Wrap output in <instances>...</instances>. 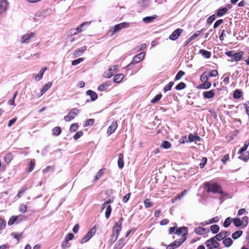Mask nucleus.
I'll return each instance as SVG.
<instances>
[{"label": "nucleus", "mask_w": 249, "mask_h": 249, "mask_svg": "<svg viewBox=\"0 0 249 249\" xmlns=\"http://www.w3.org/2000/svg\"><path fill=\"white\" fill-rule=\"evenodd\" d=\"M78 125L76 123L72 124L70 126V130L71 132H75L78 129Z\"/></svg>", "instance_id": "nucleus-60"}, {"label": "nucleus", "mask_w": 249, "mask_h": 249, "mask_svg": "<svg viewBox=\"0 0 249 249\" xmlns=\"http://www.w3.org/2000/svg\"><path fill=\"white\" fill-rule=\"evenodd\" d=\"M87 49L86 46H83L81 48L75 50L73 54L75 56H80L81 54L83 53Z\"/></svg>", "instance_id": "nucleus-24"}, {"label": "nucleus", "mask_w": 249, "mask_h": 249, "mask_svg": "<svg viewBox=\"0 0 249 249\" xmlns=\"http://www.w3.org/2000/svg\"><path fill=\"white\" fill-rule=\"evenodd\" d=\"M162 97V95L161 94H159L157 95L153 99L151 100V102L152 103H156L158 102Z\"/></svg>", "instance_id": "nucleus-54"}, {"label": "nucleus", "mask_w": 249, "mask_h": 249, "mask_svg": "<svg viewBox=\"0 0 249 249\" xmlns=\"http://www.w3.org/2000/svg\"><path fill=\"white\" fill-rule=\"evenodd\" d=\"M187 228L185 227H181L177 229L176 231V234L178 235H182V238H185L186 239V235L187 234Z\"/></svg>", "instance_id": "nucleus-12"}, {"label": "nucleus", "mask_w": 249, "mask_h": 249, "mask_svg": "<svg viewBox=\"0 0 249 249\" xmlns=\"http://www.w3.org/2000/svg\"><path fill=\"white\" fill-rule=\"evenodd\" d=\"M229 75L230 73H224L223 75V82L225 83V84H228L229 83Z\"/></svg>", "instance_id": "nucleus-51"}, {"label": "nucleus", "mask_w": 249, "mask_h": 249, "mask_svg": "<svg viewBox=\"0 0 249 249\" xmlns=\"http://www.w3.org/2000/svg\"><path fill=\"white\" fill-rule=\"evenodd\" d=\"M200 80L202 83L208 81V77L206 72L203 73L201 75Z\"/></svg>", "instance_id": "nucleus-52"}, {"label": "nucleus", "mask_w": 249, "mask_h": 249, "mask_svg": "<svg viewBox=\"0 0 249 249\" xmlns=\"http://www.w3.org/2000/svg\"><path fill=\"white\" fill-rule=\"evenodd\" d=\"M118 165L120 169H122L124 166V155L123 154H120L119 155V158L118 160Z\"/></svg>", "instance_id": "nucleus-28"}, {"label": "nucleus", "mask_w": 249, "mask_h": 249, "mask_svg": "<svg viewBox=\"0 0 249 249\" xmlns=\"http://www.w3.org/2000/svg\"><path fill=\"white\" fill-rule=\"evenodd\" d=\"M61 132V130L59 127H55L53 129V134L54 136H58Z\"/></svg>", "instance_id": "nucleus-44"}, {"label": "nucleus", "mask_w": 249, "mask_h": 249, "mask_svg": "<svg viewBox=\"0 0 249 249\" xmlns=\"http://www.w3.org/2000/svg\"><path fill=\"white\" fill-rule=\"evenodd\" d=\"M35 34L33 32H30L23 35L21 37V42L22 43H28L31 38L34 37Z\"/></svg>", "instance_id": "nucleus-11"}, {"label": "nucleus", "mask_w": 249, "mask_h": 249, "mask_svg": "<svg viewBox=\"0 0 249 249\" xmlns=\"http://www.w3.org/2000/svg\"><path fill=\"white\" fill-rule=\"evenodd\" d=\"M228 11V9L226 7L219 8L217 10L216 16L218 17H221L225 14Z\"/></svg>", "instance_id": "nucleus-29"}, {"label": "nucleus", "mask_w": 249, "mask_h": 249, "mask_svg": "<svg viewBox=\"0 0 249 249\" xmlns=\"http://www.w3.org/2000/svg\"><path fill=\"white\" fill-rule=\"evenodd\" d=\"M157 18V16L154 15L153 16L146 17L142 19V21L146 23H149L151 22L154 19Z\"/></svg>", "instance_id": "nucleus-33"}, {"label": "nucleus", "mask_w": 249, "mask_h": 249, "mask_svg": "<svg viewBox=\"0 0 249 249\" xmlns=\"http://www.w3.org/2000/svg\"><path fill=\"white\" fill-rule=\"evenodd\" d=\"M217 239L215 238V236L206 242V245L210 248H217L219 244L217 242Z\"/></svg>", "instance_id": "nucleus-8"}, {"label": "nucleus", "mask_w": 249, "mask_h": 249, "mask_svg": "<svg viewBox=\"0 0 249 249\" xmlns=\"http://www.w3.org/2000/svg\"><path fill=\"white\" fill-rule=\"evenodd\" d=\"M91 23V21L89 22H84L81 24L79 26H78L77 27H76L75 29H72L71 31V35H75L77 34L78 33L82 32L83 30H85V29H83L84 27L89 26Z\"/></svg>", "instance_id": "nucleus-5"}, {"label": "nucleus", "mask_w": 249, "mask_h": 249, "mask_svg": "<svg viewBox=\"0 0 249 249\" xmlns=\"http://www.w3.org/2000/svg\"><path fill=\"white\" fill-rule=\"evenodd\" d=\"M211 83L209 81L203 82L202 84L197 87L198 89H208L211 87Z\"/></svg>", "instance_id": "nucleus-25"}, {"label": "nucleus", "mask_w": 249, "mask_h": 249, "mask_svg": "<svg viewBox=\"0 0 249 249\" xmlns=\"http://www.w3.org/2000/svg\"><path fill=\"white\" fill-rule=\"evenodd\" d=\"M105 209H106L105 217L107 219H108L110 216L112 208L110 205H107Z\"/></svg>", "instance_id": "nucleus-35"}, {"label": "nucleus", "mask_w": 249, "mask_h": 249, "mask_svg": "<svg viewBox=\"0 0 249 249\" xmlns=\"http://www.w3.org/2000/svg\"><path fill=\"white\" fill-rule=\"evenodd\" d=\"M207 230L206 228L201 227H196L194 230V232L198 235H203L206 233Z\"/></svg>", "instance_id": "nucleus-22"}, {"label": "nucleus", "mask_w": 249, "mask_h": 249, "mask_svg": "<svg viewBox=\"0 0 249 249\" xmlns=\"http://www.w3.org/2000/svg\"><path fill=\"white\" fill-rule=\"evenodd\" d=\"M118 124L116 121H113L111 124L108 127L107 130V134L108 136L112 134L116 129Z\"/></svg>", "instance_id": "nucleus-15"}, {"label": "nucleus", "mask_w": 249, "mask_h": 249, "mask_svg": "<svg viewBox=\"0 0 249 249\" xmlns=\"http://www.w3.org/2000/svg\"><path fill=\"white\" fill-rule=\"evenodd\" d=\"M96 232V228L93 227L87 233L85 237L81 240V243H84L89 240L95 234Z\"/></svg>", "instance_id": "nucleus-9"}, {"label": "nucleus", "mask_w": 249, "mask_h": 249, "mask_svg": "<svg viewBox=\"0 0 249 249\" xmlns=\"http://www.w3.org/2000/svg\"><path fill=\"white\" fill-rule=\"evenodd\" d=\"M160 147L164 149H169L171 147V144L167 141H163L160 144Z\"/></svg>", "instance_id": "nucleus-37"}, {"label": "nucleus", "mask_w": 249, "mask_h": 249, "mask_svg": "<svg viewBox=\"0 0 249 249\" xmlns=\"http://www.w3.org/2000/svg\"><path fill=\"white\" fill-rule=\"evenodd\" d=\"M52 85V83L51 82H49L47 84H46L41 90V93L40 96L44 94L51 88Z\"/></svg>", "instance_id": "nucleus-27"}, {"label": "nucleus", "mask_w": 249, "mask_h": 249, "mask_svg": "<svg viewBox=\"0 0 249 249\" xmlns=\"http://www.w3.org/2000/svg\"><path fill=\"white\" fill-rule=\"evenodd\" d=\"M83 61H84L83 58H79L76 60H73L71 62V64L73 66H75V65H78V64L83 62Z\"/></svg>", "instance_id": "nucleus-58"}, {"label": "nucleus", "mask_w": 249, "mask_h": 249, "mask_svg": "<svg viewBox=\"0 0 249 249\" xmlns=\"http://www.w3.org/2000/svg\"><path fill=\"white\" fill-rule=\"evenodd\" d=\"M7 4V0H0V14L3 13L6 10Z\"/></svg>", "instance_id": "nucleus-17"}, {"label": "nucleus", "mask_w": 249, "mask_h": 249, "mask_svg": "<svg viewBox=\"0 0 249 249\" xmlns=\"http://www.w3.org/2000/svg\"><path fill=\"white\" fill-rule=\"evenodd\" d=\"M124 76L123 74H116L113 79V81L116 83H119L123 79Z\"/></svg>", "instance_id": "nucleus-31"}, {"label": "nucleus", "mask_w": 249, "mask_h": 249, "mask_svg": "<svg viewBox=\"0 0 249 249\" xmlns=\"http://www.w3.org/2000/svg\"><path fill=\"white\" fill-rule=\"evenodd\" d=\"M231 221H232V219H231L230 217H227L225 219V220L223 223L224 227H226V228L229 227L230 225H231Z\"/></svg>", "instance_id": "nucleus-48"}, {"label": "nucleus", "mask_w": 249, "mask_h": 249, "mask_svg": "<svg viewBox=\"0 0 249 249\" xmlns=\"http://www.w3.org/2000/svg\"><path fill=\"white\" fill-rule=\"evenodd\" d=\"M13 157L11 153H8L4 157V160L7 163H9L13 160Z\"/></svg>", "instance_id": "nucleus-41"}, {"label": "nucleus", "mask_w": 249, "mask_h": 249, "mask_svg": "<svg viewBox=\"0 0 249 249\" xmlns=\"http://www.w3.org/2000/svg\"><path fill=\"white\" fill-rule=\"evenodd\" d=\"M233 241L230 238L224 239L223 241V244L227 247H230L232 244Z\"/></svg>", "instance_id": "nucleus-34"}, {"label": "nucleus", "mask_w": 249, "mask_h": 249, "mask_svg": "<svg viewBox=\"0 0 249 249\" xmlns=\"http://www.w3.org/2000/svg\"><path fill=\"white\" fill-rule=\"evenodd\" d=\"M186 142H199L201 138L198 136H195L192 134H190L188 137H184Z\"/></svg>", "instance_id": "nucleus-13"}, {"label": "nucleus", "mask_w": 249, "mask_h": 249, "mask_svg": "<svg viewBox=\"0 0 249 249\" xmlns=\"http://www.w3.org/2000/svg\"><path fill=\"white\" fill-rule=\"evenodd\" d=\"M113 74V71H112V69L110 68L107 71H106L104 74V76L106 78H110L111 77V76Z\"/></svg>", "instance_id": "nucleus-47"}, {"label": "nucleus", "mask_w": 249, "mask_h": 249, "mask_svg": "<svg viewBox=\"0 0 249 249\" xmlns=\"http://www.w3.org/2000/svg\"><path fill=\"white\" fill-rule=\"evenodd\" d=\"M104 169H100L97 173L94 179L95 180H98L102 177V176L104 174Z\"/></svg>", "instance_id": "nucleus-53"}, {"label": "nucleus", "mask_w": 249, "mask_h": 249, "mask_svg": "<svg viewBox=\"0 0 249 249\" xmlns=\"http://www.w3.org/2000/svg\"><path fill=\"white\" fill-rule=\"evenodd\" d=\"M210 230L213 233L215 234L219 231V227L217 225H213L210 227Z\"/></svg>", "instance_id": "nucleus-39"}, {"label": "nucleus", "mask_w": 249, "mask_h": 249, "mask_svg": "<svg viewBox=\"0 0 249 249\" xmlns=\"http://www.w3.org/2000/svg\"><path fill=\"white\" fill-rule=\"evenodd\" d=\"M185 241V238L183 239H180L179 240H176L174 242L169 245L167 247L166 249H175L179 247L180 245H181Z\"/></svg>", "instance_id": "nucleus-10"}, {"label": "nucleus", "mask_w": 249, "mask_h": 249, "mask_svg": "<svg viewBox=\"0 0 249 249\" xmlns=\"http://www.w3.org/2000/svg\"><path fill=\"white\" fill-rule=\"evenodd\" d=\"M174 83L173 82H170L167 85H166L163 89L164 92H166L172 89V87L174 85Z\"/></svg>", "instance_id": "nucleus-40"}, {"label": "nucleus", "mask_w": 249, "mask_h": 249, "mask_svg": "<svg viewBox=\"0 0 249 249\" xmlns=\"http://www.w3.org/2000/svg\"><path fill=\"white\" fill-rule=\"evenodd\" d=\"M216 19V16L215 15H213L209 17V18L207 19V23L208 24H211L212 23V22L215 20Z\"/></svg>", "instance_id": "nucleus-57"}, {"label": "nucleus", "mask_w": 249, "mask_h": 249, "mask_svg": "<svg viewBox=\"0 0 249 249\" xmlns=\"http://www.w3.org/2000/svg\"><path fill=\"white\" fill-rule=\"evenodd\" d=\"M46 16V13L45 11H37L36 14L34 15L33 20L36 23H39L43 20Z\"/></svg>", "instance_id": "nucleus-4"}, {"label": "nucleus", "mask_w": 249, "mask_h": 249, "mask_svg": "<svg viewBox=\"0 0 249 249\" xmlns=\"http://www.w3.org/2000/svg\"><path fill=\"white\" fill-rule=\"evenodd\" d=\"M249 145V140H248L245 142L244 146L240 149V150L239 151V153H242L243 152H244L247 150Z\"/></svg>", "instance_id": "nucleus-49"}, {"label": "nucleus", "mask_w": 249, "mask_h": 249, "mask_svg": "<svg viewBox=\"0 0 249 249\" xmlns=\"http://www.w3.org/2000/svg\"><path fill=\"white\" fill-rule=\"evenodd\" d=\"M47 70V67H43L39 71V73L36 75L35 77V79L36 81H38L41 80L43 76L44 73L45 71Z\"/></svg>", "instance_id": "nucleus-20"}, {"label": "nucleus", "mask_w": 249, "mask_h": 249, "mask_svg": "<svg viewBox=\"0 0 249 249\" xmlns=\"http://www.w3.org/2000/svg\"><path fill=\"white\" fill-rule=\"evenodd\" d=\"M230 233V232L228 231H221L215 236V238L217 239L218 241H220L222 239L224 240V239H225V237L228 236Z\"/></svg>", "instance_id": "nucleus-16"}, {"label": "nucleus", "mask_w": 249, "mask_h": 249, "mask_svg": "<svg viewBox=\"0 0 249 249\" xmlns=\"http://www.w3.org/2000/svg\"><path fill=\"white\" fill-rule=\"evenodd\" d=\"M244 52L243 51H240L238 53H234L232 60L235 61H239L241 60L244 55Z\"/></svg>", "instance_id": "nucleus-19"}, {"label": "nucleus", "mask_w": 249, "mask_h": 249, "mask_svg": "<svg viewBox=\"0 0 249 249\" xmlns=\"http://www.w3.org/2000/svg\"><path fill=\"white\" fill-rule=\"evenodd\" d=\"M143 203L146 208L151 207L153 205L152 203L151 202L150 200L148 198L144 200Z\"/></svg>", "instance_id": "nucleus-46"}, {"label": "nucleus", "mask_w": 249, "mask_h": 249, "mask_svg": "<svg viewBox=\"0 0 249 249\" xmlns=\"http://www.w3.org/2000/svg\"><path fill=\"white\" fill-rule=\"evenodd\" d=\"M86 94L90 96L91 100L93 101L96 100L97 99L98 95L97 93L91 90H87Z\"/></svg>", "instance_id": "nucleus-23"}, {"label": "nucleus", "mask_w": 249, "mask_h": 249, "mask_svg": "<svg viewBox=\"0 0 249 249\" xmlns=\"http://www.w3.org/2000/svg\"><path fill=\"white\" fill-rule=\"evenodd\" d=\"M240 155L239 156V158L241 160H242L244 161H247L249 159V152H243L242 153H240Z\"/></svg>", "instance_id": "nucleus-32"}, {"label": "nucleus", "mask_w": 249, "mask_h": 249, "mask_svg": "<svg viewBox=\"0 0 249 249\" xmlns=\"http://www.w3.org/2000/svg\"><path fill=\"white\" fill-rule=\"evenodd\" d=\"M205 186L208 192L219 193L222 197L226 196V194L222 191L221 186L216 182H207Z\"/></svg>", "instance_id": "nucleus-1"}, {"label": "nucleus", "mask_w": 249, "mask_h": 249, "mask_svg": "<svg viewBox=\"0 0 249 249\" xmlns=\"http://www.w3.org/2000/svg\"><path fill=\"white\" fill-rule=\"evenodd\" d=\"M186 190L183 191L180 194H178L175 197V200L180 199L186 193Z\"/></svg>", "instance_id": "nucleus-63"}, {"label": "nucleus", "mask_w": 249, "mask_h": 249, "mask_svg": "<svg viewBox=\"0 0 249 249\" xmlns=\"http://www.w3.org/2000/svg\"><path fill=\"white\" fill-rule=\"evenodd\" d=\"M145 55V53L142 52L135 55L131 62L127 66L125 67L126 70H129L132 68V67L136 64L140 62L144 58Z\"/></svg>", "instance_id": "nucleus-2"}, {"label": "nucleus", "mask_w": 249, "mask_h": 249, "mask_svg": "<svg viewBox=\"0 0 249 249\" xmlns=\"http://www.w3.org/2000/svg\"><path fill=\"white\" fill-rule=\"evenodd\" d=\"M232 221L234 226L237 227H242L241 219L239 218H234L232 219Z\"/></svg>", "instance_id": "nucleus-36"}, {"label": "nucleus", "mask_w": 249, "mask_h": 249, "mask_svg": "<svg viewBox=\"0 0 249 249\" xmlns=\"http://www.w3.org/2000/svg\"><path fill=\"white\" fill-rule=\"evenodd\" d=\"M183 30L181 29H177L175 30L172 34L169 36V38L172 40H176L180 35Z\"/></svg>", "instance_id": "nucleus-14"}, {"label": "nucleus", "mask_w": 249, "mask_h": 249, "mask_svg": "<svg viewBox=\"0 0 249 249\" xmlns=\"http://www.w3.org/2000/svg\"><path fill=\"white\" fill-rule=\"evenodd\" d=\"M123 221V218L121 217L113 228V236H115V240H117L119 234L122 230V225Z\"/></svg>", "instance_id": "nucleus-3"}, {"label": "nucleus", "mask_w": 249, "mask_h": 249, "mask_svg": "<svg viewBox=\"0 0 249 249\" xmlns=\"http://www.w3.org/2000/svg\"><path fill=\"white\" fill-rule=\"evenodd\" d=\"M27 210V207L24 204H21L19 206V211L23 213H25L26 212Z\"/></svg>", "instance_id": "nucleus-64"}, {"label": "nucleus", "mask_w": 249, "mask_h": 249, "mask_svg": "<svg viewBox=\"0 0 249 249\" xmlns=\"http://www.w3.org/2000/svg\"><path fill=\"white\" fill-rule=\"evenodd\" d=\"M130 23L129 22H122L114 26L112 30H110L112 32L111 35H114L115 33L119 31L123 28H127L130 26Z\"/></svg>", "instance_id": "nucleus-6"}, {"label": "nucleus", "mask_w": 249, "mask_h": 249, "mask_svg": "<svg viewBox=\"0 0 249 249\" xmlns=\"http://www.w3.org/2000/svg\"><path fill=\"white\" fill-rule=\"evenodd\" d=\"M242 95V91L239 89L235 90L233 92V97L235 99H239L241 97Z\"/></svg>", "instance_id": "nucleus-42"}, {"label": "nucleus", "mask_w": 249, "mask_h": 249, "mask_svg": "<svg viewBox=\"0 0 249 249\" xmlns=\"http://www.w3.org/2000/svg\"><path fill=\"white\" fill-rule=\"evenodd\" d=\"M199 53L205 58H209L211 55V52L203 49L199 50Z\"/></svg>", "instance_id": "nucleus-30"}, {"label": "nucleus", "mask_w": 249, "mask_h": 249, "mask_svg": "<svg viewBox=\"0 0 249 249\" xmlns=\"http://www.w3.org/2000/svg\"><path fill=\"white\" fill-rule=\"evenodd\" d=\"M83 135V132L82 131L77 132L73 136V138L75 140H78Z\"/></svg>", "instance_id": "nucleus-62"}, {"label": "nucleus", "mask_w": 249, "mask_h": 249, "mask_svg": "<svg viewBox=\"0 0 249 249\" xmlns=\"http://www.w3.org/2000/svg\"><path fill=\"white\" fill-rule=\"evenodd\" d=\"M185 73L182 71H179L175 77L176 80H178L184 75Z\"/></svg>", "instance_id": "nucleus-55"}, {"label": "nucleus", "mask_w": 249, "mask_h": 249, "mask_svg": "<svg viewBox=\"0 0 249 249\" xmlns=\"http://www.w3.org/2000/svg\"><path fill=\"white\" fill-rule=\"evenodd\" d=\"M211 83L209 81L203 82L202 84L197 87L198 89H208L211 87Z\"/></svg>", "instance_id": "nucleus-26"}, {"label": "nucleus", "mask_w": 249, "mask_h": 249, "mask_svg": "<svg viewBox=\"0 0 249 249\" xmlns=\"http://www.w3.org/2000/svg\"><path fill=\"white\" fill-rule=\"evenodd\" d=\"M125 244L124 239H120L115 244L113 249H121Z\"/></svg>", "instance_id": "nucleus-21"}, {"label": "nucleus", "mask_w": 249, "mask_h": 249, "mask_svg": "<svg viewBox=\"0 0 249 249\" xmlns=\"http://www.w3.org/2000/svg\"><path fill=\"white\" fill-rule=\"evenodd\" d=\"M108 86H109V84H107V83L102 84H101L98 87V89L99 91H105L107 89Z\"/></svg>", "instance_id": "nucleus-43"}, {"label": "nucleus", "mask_w": 249, "mask_h": 249, "mask_svg": "<svg viewBox=\"0 0 249 249\" xmlns=\"http://www.w3.org/2000/svg\"><path fill=\"white\" fill-rule=\"evenodd\" d=\"M215 95L214 90L212 89L209 91H205L203 92V96L206 99H211Z\"/></svg>", "instance_id": "nucleus-18"}, {"label": "nucleus", "mask_w": 249, "mask_h": 249, "mask_svg": "<svg viewBox=\"0 0 249 249\" xmlns=\"http://www.w3.org/2000/svg\"><path fill=\"white\" fill-rule=\"evenodd\" d=\"M243 231H237L232 234V238L236 239L242 235Z\"/></svg>", "instance_id": "nucleus-38"}, {"label": "nucleus", "mask_w": 249, "mask_h": 249, "mask_svg": "<svg viewBox=\"0 0 249 249\" xmlns=\"http://www.w3.org/2000/svg\"><path fill=\"white\" fill-rule=\"evenodd\" d=\"M18 219V216H12V217H11L9 221H8V224L9 225H13L14 222L15 221H16V220H17Z\"/></svg>", "instance_id": "nucleus-61"}, {"label": "nucleus", "mask_w": 249, "mask_h": 249, "mask_svg": "<svg viewBox=\"0 0 249 249\" xmlns=\"http://www.w3.org/2000/svg\"><path fill=\"white\" fill-rule=\"evenodd\" d=\"M186 87V84L183 82H180L178 85H177L176 87V89L177 90H181L185 89Z\"/></svg>", "instance_id": "nucleus-50"}, {"label": "nucleus", "mask_w": 249, "mask_h": 249, "mask_svg": "<svg viewBox=\"0 0 249 249\" xmlns=\"http://www.w3.org/2000/svg\"><path fill=\"white\" fill-rule=\"evenodd\" d=\"M27 188L24 186L21 188V190H20L17 195V196L18 198H20L22 196L25 191L26 190Z\"/></svg>", "instance_id": "nucleus-59"}, {"label": "nucleus", "mask_w": 249, "mask_h": 249, "mask_svg": "<svg viewBox=\"0 0 249 249\" xmlns=\"http://www.w3.org/2000/svg\"><path fill=\"white\" fill-rule=\"evenodd\" d=\"M79 112V109L76 108H72L69 114L64 117V119L65 121L66 122H69L73 120L74 117L78 115Z\"/></svg>", "instance_id": "nucleus-7"}, {"label": "nucleus", "mask_w": 249, "mask_h": 249, "mask_svg": "<svg viewBox=\"0 0 249 249\" xmlns=\"http://www.w3.org/2000/svg\"><path fill=\"white\" fill-rule=\"evenodd\" d=\"M35 165V164L34 160H31L30 161V164L29 165V167L28 168V172H31V171H32L33 170V169H34Z\"/></svg>", "instance_id": "nucleus-56"}, {"label": "nucleus", "mask_w": 249, "mask_h": 249, "mask_svg": "<svg viewBox=\"0 0 249 249\" xmlns=\"http://www.w3.org/2000/svg\"><path fill=\"white\" fill-rule=\"evenodd\" d=\"M241 222L242 224V228L245 227L248 224V217L246 216L243 217L242 219L241 220Z\"/></svg>", "instance_id": "nucleus-45"}]
</instances>
